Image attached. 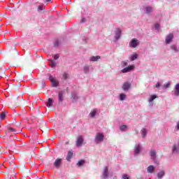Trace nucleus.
Masks as SVG:
<instances>
[{
	"mask_svg": "<svg viewBox=\"0 0 179 179\" xmlns=\"http://www.w3.org/2000/svg\"><path fill=\"white\" fill-rule=\"evenodd\" d=\"M173 34H169L166 38V44H170L173 41Z\"/></svg>",
	"mask_w": 179,
	"mask_h": 179,
	"instance_id": "2eb2a0df",
	"label": "nucleus"
},
{
	"mask_svg": "<svg viewBox=\"0 0 179 179\" xmlns=\"http://www.w3.org/2000/svg\"><path fill=\"white\" fill-rule=\"evenodd\" d=\"M61 164H62V159L61 158H57L54 162V166L57 169H59V167L61 166Z\"/></svg>",
	"mask_w": 179,
	"mask_h": 179,
	"instance_id": "ddd939ff",
	"label": "nucleus"
},
{
	"mask_svg": "<svg viewBox=\"0 0 179 179\" xmlns=\"http://www.w3.org/2000/svg\"><path fill=\"white\" fill-rule=\"evenodd\" d=\"M71 99L73 103H76L78 101V99H79V96H78V94H76V92H72Z\"/></svg>",
	"mask_w": 179,
	"mask_h": 179,
	"instance_id": "f3484780",
	"label": "nucleus"
},
{
	"mask_svg": "<svg viewBox=\"0 0 179 179\" xmlns=\"http://www.w3.org/2000/svg\"><path fill=\"white\" fill-rule=\"evenodd\" d=\"M83 137L82 136H80L78 137L77 141L76 142V146L78 148H80V146H82V145H83Z\"/></svg>",
	"mask_w": 179,
	"mask_h": 179,
	"instance_id": "f8f14e48",
	"label": "nucleus"
},
{
	"mask_svg": "<svg viewBox=\"0 0 179 179\" xmlns=\"http://www.w3.org/2000/svg\"><path fill=\"white\" fill-rule=\"evenodd\" d=\"M141 132L142 138L145 139L146 138V135H148V129H146V128H143L141 129Z\"/></svg>",
	"mask_w": 179,
	"mask_h": 179,
	"instance_id": "a211bd4d",
	"label": "nucleus"
},
{
	"mask_svg": "<svg viewBox=\"0 0 179 179\" xmlns=\"http://www.w3.org/2000/svg\"><path fill=\"white\" fill-rule=\"evenodd\" d=\"M8 131H10V132H16V130L13 129V127H9Z\"/></svg>",
	"mask_w": 179,
	"mask_h": 179,
	"instance_id": "a19ab883",
	"label": "nucleus"
},
{
	"mask_svg": "<svg viewBox=\"0 0 179 179\" xmlns=\"http://www.w3.org/2000/svg\"><path fill=\"white\" fill-rule=\"evenodd\" d=\"M72 156H73V152L72 151H69L66 158L67 162H71V159H72Z\"/></svg>",
	"mask_w": 179,
	"mask_h": 179,
	"instance_id": "412c9836",
	"label": "nucleus"
},
{
	"mask_svg": "<svg viewBox=\"0 0 179 179\" xmlns=\"http://www.w3.org/2000/svg\"><path fill=\"white\" fill-rule=\"evenodd\" d=\"M63 79H64V80H66V79H68V73H64L63 74Z\"/></svg>",
	"mask_w": 179,
	"mask_h": 179,
	"instance_id": "4c0bfd02",
	"label": "nucleus"
},
{
	"mask_svg": "<svg viewBox=\"0 0 179 179\" xmlns=\"http://www.w3.org/2000/svg\"><path fill=\"white\" fill-rule=\"evenodd\" d=\"M104 141V134L103 133H97L94 138V142L96 145H99L101 142Z\"/></svg>",
	"mask_w": 179,
	"mask_h": 179,
	"instance_id": "7ed1b4c3",
	"label": "nucleus"
},
{
	"mask_svg": "<svg viewBox=\"0 0 179 179\" xmlns=\"http://www.w3.org/2000/svg\"><path fill=\"white\" fill-rule=\"evenodd\" d=\"M155 28L157 29V31H159V30H160V24L157 23L155 25Z\"/></svg>",
	"mask_w": 179,
	"mask_h": 179,
	"instance_id": "c9c22d12",
	"label": "nucleus"
},
{
	"mask_svg": "<svg viewBox=\"0 0 179 179\" xmlns=\"http://www.w3.org/2000/svg\"><path fill=\"white\" fill-rule=\"evenodd\" d=\"M160 86H162V85L158 82V83L156 84L155 87H156L157 89H159V87H160Z\"/></svg>",
	"mask_w": 179,
	"mask_h": 179,
	"instance_id": "a18cd8bd",
	"label": "nucleus"
},
{
	"mask_svg": "<svg viewBox=\"0 0 179 179\" xmlns=\"http://www.w3.org/2000/svg\"><path fill=\"white\" fill-rule=\"evenodd\" d=\"M121 66L122 68H125V66H128V62L125 61H122L121 62Z\"/></svg>",
	"mask_w": 179,
	"mask_h": 179,
	"instance_id": "f704fd0d",
	"label": "nucleus"
},
{
	"mask_svg": "<svg viewBox=\"0 0 179 179\" xmlns=\"http://www.w3.org/2000/svg\"><path fill=\"white\" fill-rule=\"evenodd\" d=\"M54 47H59V41L56 40V41L54 42Z\"/></svg>",
	"mask_w": 179,
	"mask_h": 179,
	"instance_id": "e433bc0d",
	"label": "nucleus"
},
{
	"mask_svg": "<svg viewBox=\"0 0 179 179\" xmlns=\"http://www.w3.org/2000/svg\"><path fill=\"white\" fill-rule=\"evenodd\" d=\"M52 99L49 98L48 99V103H47V107H48V108H50V107H52Z\"/></svg>",
	"mask_w": 179,
	"mask_h": 179,
	"instance_id": "bb28decb",
	"label": "nucleus"
},
{
	"mask_svg": "<svg viewBox=\"0 0 179 179\" xmlns=\"http://www.w3.org/2000/svg\"><path fill=\"white\" fill-rule=\"evenodd\" d=\"M166 176V171L164 169H159L157 173V179H163V178Z\"/></svg>",
	"mask_w": 179,
	"mask_h": 179,
	"instance_id": "6e6552de",
	"label": "nucleus"
},
{
	"mask_svg": "<svg viewBox=\"0 0 179 179\" xmlns=\"http://www.w3.org/2000/svg\"><path fill=\"white\" fill-rule=\"evenodd\" d=\"M45 10L44 9V5H40L37 8V12H38V13H44Z\"/></svg>",
	"mask_w": 179,
	"mask_h": 179,
	"instance_id": "aec40b11",
	"label": "nucleus"
},
{
	"mask_svg": "<svg viewBox=\"0 0 179 179\" xmlns=\"http://www.w3.org/2000/svg\"><path fill=\"white\" fill-rule=\"evenodd\" d=\"M99 59H100V56H92L91 57L90 61H91L92 62H97Z\"/></svg>",
	"mask_w": 179,
	"mask_h": 179,
	"instance_id": "4be33fe9",
	"label": "nucleus"
},
{
	"mask_svg": "<svg viewBox=\"0 0 179 179\" xmlns=\"http://www.w3.org/2000/svg\"><path fill=\"white\" fill-rule=\"evenodd\" d=\"M127 128H128V127L127 125H122L120 127V131H127Z\"/></svg>",
	"mask_w": 179,
	"mask_h": 179,
	"instance_id": "72a5a7b5",
	"label": "nucleus"
},
{
	"mask_svg": "<svg viewBox=\"0 0 179 179\" xmlns=\"http://www.w3.org/2000/svg\"><path fill=\"white\" fill-rule=\"evenodd\" d=\"M156 99H157V95H156V94H152V95L150 96V97L148 101H149L150 103H152V101H153L154 100H156Z\"/></svg>",
	"mask_w": 179,
	"mask_h": 179,
	"instance_id": "b1692460",
	"label": "nucleus"
},
{
	"mask_svg": "<svg viewBox=\"0 0 179 179\" xmlns=\"http://www.w3.org/2000/svg\"><path fill=\"white\" fill-rule=\"evenodd\" d=\"M49 80L51 82L53 87H58V85H59V82L58 80H55L52 76H49Z\"/></svg>",
	"mask_w": 179,
	"mask_h": 179,
	"instance_id": "0eeeda50",
	"label": "nucleus"
},
{
	"mask_svg": "<svg viewBox=\"0 0 179 179\" xmlns=\"http://www.w3.org/2000/svg\"><path fill=\"white\" fill-rule=\"evenodd\" d=\"M102 179H108V166L103 168V171L101 176Z\"/></svg>",
	"mask_w": 179,
	"mask_h": 179,
	"instance_id": "1a4fd4ad",
	"label": "nucleus"
},
{
	"mask_svg": "<svg viewBox=\"0 0 179 179\" xmlns=\"http://www.w3.org/2000/svg\"><path fill=\"white\" fill-rule=\"evenodd\" d=\"M122 179H129V177L127 174L122 175Z\"/></svg>",
	"mask_w": 179,
	"mask_h": 179,
	"instance_id": "58836bf2",
	"label": "nucleus"
},
{
	"mask_svg": "<svg viewBox=\"0 0 179 179\" xmlns=\"http://www.w3.org/2000/svg\"><path fill=\"white\" fill-rule=\"evenodd\" d=\"M50 64L51 65V68H55L57 66V64L54 62V60L52 59H48Z\"/></svg>",
	"mask_w": 179,
	"mask_h": 179,
	"instance_id": "cd10ccee",
	"label": "nucleus"
},
{
	"mask_svg": "<svg viewBox=\"0 0 179 179\" xmlns=\"http://www.w3.org/2000/svg\"><path fill=\"white\" fill-rule=\"evenodd\" d=\"M171 50H173L175 52H178L179 49L177 48V46L176 45H171Z\"/></svg>",
	"mask_w": 179,
	"mask_h": 179,
	"instance_id": "7c9ffc66",
	"label": "nucleus"
},
{
	"mask_svg": "<svg viewBox=\"0 0 179 179\" xmlns=\"http://www.w3.org/2000/svg\"><path fill=\"white\" fill-rule=\"evenodd\" d=\"M141 152H142V144H141V143L135 144L134 148V157H138V156L141 155Z\"/></svg>",
	"mask_w": 179,
	"mask_h": 179,
	"instance_id": "f257e3e1",
	"label": "nucleus"
},
{
	"mask_svg": "<svg viewBox=\"0 0 179 179\" xmlns=\"http://www.w3.org/2000/svg\"><path fill=\"white\" fill-rule=\"evenodd\" d=\"M143 10L145 15L150 16V15L153 13V10H155V9L153 8V6H143Z\"/></svg>",
	"mask_w": 179,
	"mask_h": 179,
	"instance_id": "f03ea898",
	"label": "nucleus"
},
{
	"mask_svg": "<svg viewBox=\"0 0 179 179\" xmlns=\"http://www.w3.org/2000/svg\"><path fill=\"white\" fill-rule=\"evenodd\" d=\"M122 89L124 92H128L131 89V83L126 82L123 84Z\"/></svg>",
	"mask_w": 179,
	"mask_h": 179,
	"instance_id": "4468645a",
	"label": "nucleus"
},
{
	"mask_svg": "<svg viewBox=\"0 0 179 179\" xmlns=\"http://www.w3.org/2000/svg\"><path fill=\"white\" fill-rule=\"evenodd\" d=\"M139 44H141V42L139 41V40L134 38L130 41L129 45L130 48H136V47H138Z\"/></svg>",
	"mask_w": 179,
	"mask_h": 179,
	"instance_id": "20e7f679",
	"label": "nucleus"
},
{
	"mask_svg": "<svg viewBox=\"0 0 179 179\" xmlns=\"http://www.w3.org/2000/svg\"><path fill=\"white\" fill-rule=\"evenodd\" d=\"M152 160L153 161V162L155 163V164L159 165V164H160V162H159V161L156 160V159H152Z\"/></svg>",
	"mask_w": 179,
	"mask_h": 179,
	"instance_id": "37998d69",
	"label": "nucleus"
},
{
	"mask_svg": "<svg viewBox=\"0 0 179 179\" xmlns=\"http://www.w3.org/2000/svg\"><path fill=\"white\" fill-rule=\"evenodd\" d=\"M58 58H59V54H57V55H54V59L55 61H57V59H58Z\"/></svg>",
	"mask_w": 179,
	"mask_h": 179,
	"instance_id": "ea45409f",
	"label": "nucleus"
},
{
	"mask_svg": "<svg viewBox=\"0 0 179 179\" xmlns=\"http://www.w3.org/2000/svg\"><path fill=\"white\" fill-rule=\"evenodd\" d=\"M46 1H47V2H50L51 0H46Z\"/></svg>",
	"mask_w": 179,
	"mask_h": 179,
	"instance_id": "de8ad7c7",
	"label": "nucleus"
},
{
	"mask_svg": "<svg viewBox=\"0 0 179 179\" xmlns=\"http://www.w3.org/2000/svg\"><path fill=\"white\" fill-rule=\"evenodd\" d=\"M85 162L83 159H81L80 161H78V162L77 163V166H78V167H82V166H83V164H85Z\"/></svg>",
	"mask_w": 179,
	"mask_h": 179,
	"instance_id": "2f4dec72",
	"label": "nucleus"
},
{
	"mask_svg": "<svg viewBox=\"0 0 179 179\" xmlns=\"http://www.w3.org/2000/svg\"><path fill=\"white\" fill-rule=\"evenodd\" d=\"M130 61H135V59H138V54L134 53L131 55L130 57Z\"/></svg>",
	"mask_w": 179,
	"mask_h": 179,
	"instance_id": "5701e85b",
	"label": "nucleus"
},
{
	"mask_svg": "<svg viewBox=\"0 0 179 179\" xmlns=\"http://www.w3.org/2000/svg\"><path fill=\"white\" fill-rule=\"evenodd\" d=\"M6 118V112L3 111L0 113V119L5 120Z\"/></svg>",
	"mask_w": 179,
	"mask_h": 179,
	"instance_id": "c756f323",
	"label": "nucleus"
},
{
	"mask_svg": "<svg viewBox=\"0 0 179 179\" xmlns=\"http://www.w3.org/2000/svg\"><path fill=\"white\" fill-rule=\"evenodd\" d=\"M84 73H89L90 69L89 67V65H85L83 69Z\"/></svg>",
	"mask_w": 179,
	"mask_h": 179,
	"instance_id": "c85d7f7f",
	"label": "nucleus"
},
{
	"mask_svg": "<svg viewBox=\"0 0 179 179\" xmlns=\"http://www.w3.org/2000/svg\"><path fill=\"white\" fill-rule=\"evenodd\" d=\"M90 114L92 118H94L97 114V109H94Z\"/></svg>",
	"mask_w": 179,
	"mask_h": 179,
	"instance_id": "393cba45",
	"label": "nucleus"
},
{
	"mask_svg": "<svg viewBox=\"0 0 179 179\" xmlns=\"http://www.w3.org/2000/svg\"><path fill=\"white\" fill-rule=\"evenodd\" d=\"M80 23H86V18L83 17L80 20Z\"/></svg>",
	"mask_w": 179,
	"mask_h": 179,
	"instance_id": "c03bdc74",
	"label": "nucleus"
},
{
	"mask_svg": "<svg viewBox=\"0 0 179 179\" xmlns=\"http://www.w3.org/2000/svg\"><path fill=\"white\" fill-rule=\"evenodd\" d=\"M147 172L150 173H153L155 172V166L153 165H150L148 168H147Z\"/></svg>",
	"mask_w": 179,
	"mask_h": 179,
	"instance_id": "6ab92c4d",
	"label": "nucleus"
},
{
	"mask_svg": "<svg viewBox=\"0 0 179 179\" xmlns=\"http://www.w3.org/2000/svg\"><path fill=\"white\" fill-rule=\"evenodd\" d=\"M171 86V82L169 81L166 84H164L163 88L164 89H169Z\"/></svg>",
	"mask_w": 179,
	"mask_h": 179,
	"instance_id": "473e14b6",
	"label": "nucleus"
},
{
	"mask_svg": "<svg viewBox=\"0 0 179 179\" xmlns=\"http://www.w3.org/2000/svg\"><path fill=\"white\" fill-rule=\"evenodd\" d=\"M42 87H45V83L42 82Z\"/></svg>",
	"mask_w": 179,
	"mask_h": 179,
	"instance_id": "49530a36",
	"label": "nucleus"
},
{
	"mask_svg": "<svg viewBox=\"0 0 179 179\" xmlns=\"http://www.w3.org/2000/svg\"><path fill=\"white\" fill-rule=\"evenodd\" d=\"M150 156L151 160H156L157 157V152H156V150H151L150 151Z\"/></svg>",
	"mask_w": 179,
	"mask_h": 179,
	"instance_id": "9b49d317",
	"label": "nucleus"
},
{
	"mask_svg": "<svg viewBox=\"0 0 179 179\" xmlns=\"http://www.w3.org/2000/svg\"><path fill=\"white\" fill-rule=\"evenodd\" d=\"M135 69V66L134 65H130L128 66L127 67L122 69L121 72L122 73H128V72H131Z\"/></svg>",
	"mask_w": 179,
	"mask_h": 179,
	"instance_id": "423d86ee",
	"label": "nucleus"
},
{
	"mask_svg": "<svg viewBox=\"0 0 179 179\" xmlns=\"http://www.w3.org/2000/svg\"><path fill=\"white\" fill-rule=\"evenodd\" d=\"M171 93L172 94L173 93V95L176 96V97H179V83L175 85V87L173 90L171 92Z\"/></svg>",
	"mask_w": 179,
	"mask_h": 179,
	"instance_id": "9d476101",
	"label": "nucleus"
},
{
	"mask_svg": "<svg viewBox=\"0 0 179 179\" xmlns=\"http://www.w3.org/2000/svg\"><path fill=\"white\" fill-rule=\"evenodd\" d=\"M176 131H179V120L176 123Z\"/></svg>",
	"mask_w": 179,
	"mask_h": 179,
	"instance_id": "79ce46f5",
	"label": "nucleus"
},
{
	"mask_svg": "<svg viewBox=\"0 0 179 179\" xmlns=\"http://www.w3.org/2000/svg\"><path fill=\"white\" fill-rule=\"evenodd\" d=\"M59 103H62L64 101V91H60L58 93Z\"/></svg>",
	"mask_w": 179,
	"mask_h": 179,
	"instance_id": "dca6fc26",
	"label": "nucleus"
},
{
	"mask_svg": "<svg viewBox=\"0 0 179 179\" xmlns=\"http://www.w3.org/2000/svg\"><path fill=\"white\" fill-rule=\"evenodd\" d=\"M121 36H122V31L120 28H116L115 30L114 42L116 43V41H118L121 38Z\"/></svg>",
	"mask_w": 179,
	"mask_h": 179,
	"instance_id": "39448f33",
	"label": "nucleus"
},
{
	"mask_svg": "<svg viewBox=\"0 0 179 179\" xmlns=\"http://www.w3.org/2000/svg\"><path fill=\"white\" fill-rule=\"evenodd\" d=\"M127 99V95L124 93L120 94V101H124Z\"/></svg>",
	"mask_w": 179,
	"mask_h": 179,
	"instance_id": "a878e982",
	"label": "nucleus"
}]
</instances>
